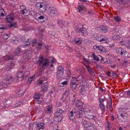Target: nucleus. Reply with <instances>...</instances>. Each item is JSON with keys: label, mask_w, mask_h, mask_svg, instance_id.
Listing matches in <instances>:
<instances>
[{"label": "nucleus", "mask_w": 130, "mask_h": 130, "mask_svg": "<svg viewBox=\"0 0 130 130\" xmlns=\"http://www.w3.org/2000/svg\"><path fill=\"white\" fill-rule=\"evenodd\" d=\"M38 62L39 63V66L40 69H44L46 68V67H47L48 66L50 62L48 58L44 59L42 56H41L38 57Z\"/></svg>", "instance_id": "f257e3e1"}, {"label": "nucleus", "mask_w": 130, "mask_h": 130, "mask_svg": "<svg viewBox=\"0 0 130 130\" xmlns=\"http://www.w3.org/2000/svg\"><path fill=\"white\" fill-rule=\"evenodd\" d=\"M21 48L18 47L15 50L14 54L8 55L6 58V60H14L21 55Z\"/></svg>", "instance_id": "f03ea898"}, {"label": "nucleus", "mask_w": 130, "mask_h": 130, "mask_svg": "<svg viewBox=\"0 0 130 130\" xmlns=\"http://www.w3.org/2000/svg\"><path fill=\"white\" fill-rule=\"evenodd\" d=\"M64 112V110L62 109L58 108L56 109L54 114V118H56L58 121L60 122L61 120Z\"/></svg>", "instance_id": "7ed1b4c3"}, {"label": "nucleus", "mask_w": 130, "mask_h": 130, "mask_svg": "<svg viewBox=\"0 0 130 130\" xmlns=\"http://www.w3.org/2000/svg\"><path fill=\"white\" fill-rule=\"evenodd\" d=\"M92 57L93 58V60H95L99 63H103L105 62L104 58L101 56L96 55L94 53H93L92 55Z\"/></svg>", "instance_id": "20e7f679"}, {"label": "nucleus", "mask_w": 130, "mask_h": 130, "mask_svg": "<svg viewBox=\"0 0 130 130\" xmlns=\"http://www.w3.org/2000/svg\"><path fill=\"white\" fill-rule=\"evenodd\" d=\"M76 115L77 117V110L75 108H74L70 111L68 113L69 117L71 120H73L75 118Z\"/></svg>", "instance_id": "39448f33"}, {"label": "nucleus", "mask_w": 130, "mask_h": 130, "mask_svg": "<svg viewBox=\"0 0 130 130\" xmlns=\"http://www.w3.org/2000/svg\"><path fill=\"white\" fill-rule=\"evenodd\" d=\"M93 48L95 51L98 52L103 53L106 52V49L105 48L101 45H95L93 46Z\"/></svg>", "instance_id": "423d86ee"}, {"label": "nucleus", "mask_w": 130, "mask_h": 130, "mask_svg": "<svg viewBox=\"0 0 130 130\" xmlns=\"http://www.w3.org/2000/svg\"><path fill=\"white\" fill-rule=\"evenodd\" d=\"M64 70L63 67L60 66L58 67V70L56 72V76L57 77L62 78L63 76Z\"/></svg>", "instance_id": "0eeeda50"}, {"label": "nucleus", "mask_w": 130, "mask_h": 130, "mask_svg": "<svg viewBox=\"0 0 130 130\" xmlns=\"http://www.w3.org/2000/svg\"><path fill=\"white\" fill-rule=\"evenodd\" d=\"M85 111L84 108L77 109V117L78 118H82L84 117Z\"/></svg>", "instance_id": "6e6552de"}, {"label": "nucleus", "mask_w": 130, "mask_h": 130, "mask_svg": "<svg viewBox=\"0 0 130 130\" xmlns=\"http://www.w3.org/2000/svg\"><path fill=\"white\" fill-rule=\"evenodd\" d=\"M48 13L50 14L53 15L58 14L57 10L55 8L50 7L48 10Z\"/></svg>", "instance_id": "1a4fd4ad"}, {"label": "nucleus", "mask_w": 130, "mask_h": 130, "mask_svg": "<svg viewBox=\"0 0 130 130\" xmlns=\"http://www.w3.org/2000/svg\"><path fill=\"white\" fill-rule=\"evenodd\" d=\"M116 52L117 54L123 56H125L127 53L126 50L120 47L117 48L116 49Z\"/></svg>", "instance_id": "9d476101"}, {"label": "nucleus", "mask_w": 130, "mask_h": 130, "mask_svg": "<svg viewBox=\"0 0 130 130\" xmlns=\"http://www.w3.org/2000/svg\"><path fill=\"white\" fill-rule=\"evenodd\" d=\"M75 80L77 82H79V83H84L85 82L86 79L84 76L82 74H80L77 77H75Z\"/></svg>", "instance_id": "9b49d317"}, {"label": "nucleus", "mask_w": 130, "mask_h": 130, "mask_svg": "<svg viewBox=\"0 0 130 130\" xmlns=\"http://www.w3.org/2000/svg\"><path fill=\"white\" fill-rule=\"evenodd\" d=\"M85 127L87 130H91L94 127V125L92 123L89 122H86V123H84Z\"/></svg>", "instance_id": "f8f14e48"}, {"label": "nucleus", "mask_w": 130, "mask_h": 130, "mask_svg": "<svg viewBox=\"0 0 130 130\" xmlns=\"http://www.w3.org/2000/svg\"><path fill=\"white\" fill-rule=\"evenodd\" d=\"M15 17L14 14H11L8 15L6 18V20L7 22L10 23L14 20Z\"/></svg>", "instance_id": "ddd939ff"}, {"label": "nucleus", "mask_w": 130, "mask_h": 130, "mask_svg": "<svg viewBox=\"0 0 130 130\" xmlns=\"http://www.w3.org/2000/svg\"><path fill=\"white\" fill-rule=\"evenodd\" d=\"M88 85L87 83L86 82L83 83L82 85V88L81 89V92L83 93L86 91Z\"/></svg>", "instance_id": "4468645a"}, {"label": "nucleus", "mask_w": 130, "mask_h": 130, "mask_svg": "<svg viewBox=\"0 0 130 130\" xmlns=\"http://www.w3.org/2000/svg\"><path fill=\"white\" fill-rule=\"evenodd\" d=\"M108 27L104 25H101L99 27V30L100 32L102 33H105L108 30Z\"/></svg>", "instance_id": "2eb2a0df"}, {"label": "nucleus", "mask_w": 130, "mask_h": 130, "mask_svg": "<svg viewBox=\"0 0 130 130\" xmlns=\"http://www.w3.org/2000/svg\"><path fill=\"white\" fill-rule=\"evenodd\" d=\"M48 85V83L47 82H45L41 86V91L46 92L47 89Z\"/></svg>", "instance_id": "dca6fc26"}, {"label": "nucleus", "mask_w": 130, "mask_h": 130, "mask_svg": "<svg viewBox=\"0 0 130 130\" xmlns=\"http://www.w3.org/2000/svg\"><path fill=\"white\" fill-rule=\"evenodd\" d=\"M36 6L37 7L39 6L40 10L42 12H45L46 10V6L44 5H43L40 3H37L36 4Z\"/></svg>", "instance_id": "f3484780"}, {"label": "nucleus", "mask_w": 130, "mask_h": 130, "mask_svg": "<svg viewBox=\"0 0 130 130\" xmlns=\"http://www.w3.org/2000/svg\"><path fill=\"white\" fill-rule=\"evenodd\" d=\"M66 22L63 21L58 20L57 23L59 24V26L62 28H63L66 24Z\"/></svg>", "instance_id": "a211bd4d"}, {"label": "nucleus", "mask_w": 130, "mask_h": 130, "mask_svg": "<svg viewBox=\"0 0 130 130\" xmlns=\"http://www.w3.org/2000/svg\"><path fill=\"white\" fill-rule=\"evenodd\" d=\"M47 17L45 15L42 14L41 15L39 14V15L38 16V17L37 18V20L38 21L40 20H43V22H44L46 21V18Z\"/></svg>", "instance_id": "6ab92c4d"}, {"label": "nucleus", "mask_w": 130, "mask_h": 130, "mask_svg": "<svg viewBox=\"0 0 130 130\" xmlns=\"http://www.w3.org/2000/svg\"><path fill=\"white\" fill-rule=\"evenodd\" d=\"M76 32L83 34L85 33L86 29L85 28L82 27L81 28H76Z\"/></svg>", "instance_id": "aec40b11"}, {"label": "nucleus", "mask_w": 130, "mask_h": 130, "mask_svg": "<svg viewBox=\"0 0 130 130\" xmlns=\"http://www.w3.org/2000/svg\"><path fill=\"white\" fill-rule=\"evenodd\" d=\"M21 14H23L24 16H26L30 14V11L29 10L25 9L20 11Z\"/></svg>", "instance_id": "412c9836"}, {"label": "nucleus", "mask_w": 130, "mask_h": 130, "mask_svg": "<svg viewBox=\"0 0 130 130\" xmlns=\"http://www.w3.org/2000/svg\"><path fill=\"white\" fill-rule=\"evenodd\" d=\"M53 109L52 106L50 105L47 106V108L45 110V112L47 113H50L52 112Z\"/></svg>", "instance_id": "4be33fe9"}, {"label": "nucleus", "mask_w": 130, "mask_h": 130, "mask_svg": "<svg viewBox=\"0 0 130 130\" xmlns=\"http://www.w3.org/2000/svg\"><path fill=\"white\" fill-rule=\"evenodd\" d=\"M78 102H78H77V103H76V106H77V109H81L82 108H84L83 107V105L84 104L83 102H82L81 101H79L78 100Z\"/></svg>", "instance_id": "5701e85b"}, {"label": "nucleus", "mask_w": 130, "mask_h": 130, "mask_svg": "<svg viewBox=\"0 0 130 130\" xmlns=\"http://www.w3.org/2000/svg\"><path fill=\"white\" fill-rule=\"evenodd\" d=\"M23 71L22 70L20 71L17 73V76L18 78H22L24 76L25 77H26V75L24 73H23Z\"/></svg>", "instance_id": "b1692460"}, {"label": "nucleus", "mask_w": 130, "mask_h": 130, "mask_svg": "<svg viewBox=\"0 0 130 130\" xmlns=\"http://www.w3.org/2000/svg\"><path fill=\"white\" fill-rule=\"evenodd\" d=\"M83 39L82 38H76L73 40V41L75 42V43L77 45H79L81 43L82 41H83Z\"/></svg>", "instance_id": "393cba45"}, {"label": "nucleus", "mask_w": 130, "mask_h": 130, "mask_svg": "<svg viewBox=\"0 0 130 130\" xmlns=\"http://www.w3.org/2000/svg\"><path fill=\"white\" fill-rule=\"evenodd\" d=\"M69 89H67L64 92L63 94V97L62 98V99L63 100H64L66 99V98L68 96L69 94Z\"/></svg>", "instance_id": "a878e982"}, {"label": "nucleus", "mask_w": 130, "mask_h": 130, "mask_svg": "<svg viewBox=\"0 0 130 130\" xmlns=\"http://www.w3.org/2000/svg\"><path fill=\"white\" fill-rule=\"evenodd\" d=\"M91 113L90 111H86L84 117L89 119H91L92 118V116H91Z\"/></svg>", "instance_id": "bb28decb"}, {"label": "nucleus", "mask_w": 130, "mask_h": 130, "mask_svg": "<svg viewBox=\"0 0 130 130\" xmlns=\"http://www.w3.org/2000/svg\"><path fill=\"white\" fill-rule=\"evenodd\" d=\"M117 2L122 5H125L127 4L129 0H116Z\"/></svg>", "instance_id": "cd10ccee"}, {"label": "nucleus", "mask_w": 130, "mask_h": 130, "mask_svg": "<svg viewBox=\"0 0 130 130\" xmlns=\"http://www.w3.org/2000/svg\"><path fill=\"white\" fill-rule=\"evenodd\" d=\"M107 40L106 37L103 35V37L102 36V37L101 38L100 42L101 43H107L108 42L107 41Z\"/></svg>", "instance_id": "c85d7f7f"}, {"label": "nucleus", "mask_w": 130, "mask_h": 130, "mask_svg": "<svg viewBox=\"0 0 130 130\" xmlns=\"http://www.w3.org/2000/svg\"><path fill=\"white\" fill-rule=\"evenodd\" d=\"M124 109H125V112H123V113H121V114H120V116L123 117H127L128 116V114L126 113L128 111H126V110H128V111H129V109L128 108H126Z\"/></svg>", "instance_id": "c756f323"}, {"label": "nucleus", "mask_w": 130, "mask_h": 130, "mask_svg": "<svg viewBox=\"0 0 130 130\" xmlns=\"http://www.w3.org/2000/svg\"><path fill=\"white\" fill-rule=\"evenodd\" d=\"M86 66L88 71L90 74L91 75L93 74L94 73L92 69L89 66V65H87Z\"/></svg>", "instance_id": "7c9ffc66"}, {"label": "nucleus", "mask_w": 130, "mask_h": 130, "mask_svg": "<svg viewBox=\"0 0 130 130\" xmlns=\"http://www.w3.org/2000/svg\"><path fill=\"white\" fill-rule=\"evenodd\" d=\"M44 123H43L41 122L40 124H36L37 125V128L39 130H40L41 129H42L44 127Z\"/></svg>", "instance_id": "2f4dec72"}, {"label": "nucleus", "mask_w": 130, "mask_h": 130, "mask_svg": "<svg viewBox=\"0 0 130 130\" xmlns=\"http://www.w3.org/2000/svg\"><path fill=\"white\" fill-rule=\"evenodd\" d=\"M53 91L50 92V96L52 97H55V96L56 92L54 88H53L52 89Z\"/></svg>", "instance_id": "473e14b6"}, {"label": "nucleus", "mask_w": 130, "mask_h": 130, "mask_svg": "<svg viewBox=\"0 0 130 130\" xmlns=\"http://www.w3.org/2000/svg\"><path fill=\"white\" fill-rule=\"evenodd\" d=\"M121 45L122 46L125 45L126 48L130 49V40L128 41L127 43L123 44Z\"/></svg>", "instance_id": "72a5a7b5"}, {"label": "nucleus", "mask_w": 130, "mask_h": 130, "mask_svg": "<svg viewBox=\"0 0 130 130\" xmlns=\"http://www.w3.org/2000/svg\"><path fill=\"white\" fill-rule=\"evenodd\" d=\"M6 14V12L5 11L4 9H0V16H5Z\"/></svg>", "instance_id": "f704fd0d"}, {"label": "nucleus", "mask_w": 130, "mask_h": 130, "mask_svg": "<svg viewBox=\"0 0 130 130\" xmlns=\"http://www.w3.org/2000/svg\"><path fill=\"white\" fill-rule=\"evenodd\" d=\"M75 79H76L75 77H72V78L71 80V82L70 85H72L77 84L76 82L77 81L75 80Z\"/></svg>", "instance_id": "c9c22d12"}, {"label": "nucleus", "mask_w": 130, "mask_h": 130, "mask_svg": "<svg viewBox=\"0 0 130 130\" xmlns=\"http://www.w3.org/2000/svg\"><path fill=\"white\" fill-rule=\"evenodd\" d=\"M17 26V23L15 22L14 23H11L9 25V26L10 28L13 29L16 28Z\"/></svg>", "instance_id": "e433bc0d"}, {"label": "nucleus", "mask_w": 130, "mask_h": 130, "mask_svg": "<svg viewBox=\"0 0 130 130\" xmlns=\"http://www.w3.org/2000/svg\"><path fill=\"white\" fill-rule=\"evenodd\" d=\"M59 82L60 84H61V86L63 87L64 86L66 85L67 84L68 81H63L61 82V81H59Z\"/></svg>", "instance_id": "4c0bfd02"}, {"label": "nucleus", "mask_w": 130, "mask_h": 130, "mask_svg": "<svg viewBox=\"0 0 130 130\" xmlns=\"http://www.w3.org/2000/svg\"><path fill=\"white\" fill-rule=\"evenodd\" d=\"M66 77H70L71 75V72L69 69H67L66 71Z\"/></svg>", "instance_id": "58836bf2"}, {"label": "nucleus", "mask_w": 130, "mask_h": 130, "mask_svg": "<svg viewBox=\"0 0 130 130\" xmlns=\"http://www.w3.org/2000/svg\"><path fill=\"white\" fill-rule=\"evenodd\" d=\"M109 101L108 102V104L109 105V108L110 109H111L112 108V100L111 98L110 97L109 98Z\"/></svg>", "instance_id": "ea45409f"}, {"label": "nucleus", "mask_w": 130, "mask_h": 130, "mask_svg": "<svg viewBox=\"0 0 130 130\" xmlns=\"http://www.w3.org/2000/svg\"><path fill=\"white\" fill-rule=\"evenodd\" d=\"M40 95L38 93H36L34 95V98L35 99H39Z\"/></svg>", "instance_id": "a19ab883"}, {"label": "nucleus", "mask_w": 130, "mask_h": 130, "mask_svg": "<svg viewBox=\"0 0 130 130\" xmlns=\"http://www.w3.org/2000/svg\"><path fill=\"white\" fill-rule=\"evenodd\" d=\"M42 43L39 42L37 43V45L36 47V48L37 49L40 50L42 48Z\"/></svg>", "instance_id": "79ce46f5"}, {"label": "nucleus", "mask_w": 130, "mask_h": 130, "mask_svg": "<svg viewBox=\"0 0 130 130\" xmlns=\"http://www.w3.org/2000/svg\"><path fill=\"white\" fill-rule=\"evenodd\" d=\"M102 36L103 37V35H98L96 36L95 37V38L96 40H99L100 41L101 38L102 37Z\"/></svg>", "instance_id": "37998d69"}, {"label": "nucleus", "mask_w": 130, "mask_h": 130, "mask_svg": "<svg viewBox=\"0 0 130 130\" xmlns=\"http://www.w3.org/2000/svg\"><path fill=\"white\" fill-rule=\"evenodd\" d=\"M112 38L113 40H118L119 39L120 37L117 35H114V36H112Z\"/></svg>", "instance_id": "c03bdc74"}, {"label": "nucleus", "mask_w": 130, "mask_h": 130, "mask_svg": "<svg viewBox=\"0 0 130 130\" xmlns=\"http://www.w3.org/2000/svg\"><path fill=\"white\" fill-rule=\"evenodd\" d=\"M84 8V5L83 4H81L78 7V9L79 12H80V10H82Z\"/></svg>", "instance_id": "a18cd8bd"}, {"label": "nucleus", "mask_w": 130, "mask_h": 130, "mask_svg": "<svg viewBox=\"0 0 130 130\" xmlns=\"http://www.w3.org/2000/svg\"><path fill=\"white\" fill-rule=\"evenodd\" d=\"M26 38L25 36H20V41L22 42H24Z\"/></svg>", "instance_id": "49530a36"}, {"label": "nucleus", "mask_w": 130, "mask_h": 130, "mask_svg": "<svg viewBox=\"0 0 130 130\" xmlns=\"http://www.w3.org/2000/svg\"><path fill=\"white\" fill-rule=\"evenodd\" d=\"M15 65L14 62V61H11V62L9 65V67L10 68H12Z\"/></svg>", "instance_id": "de8ad7c7"}, {"label": "nucleus", "mask_w": 130, "mask_h": 130, "mask_svg": "<svg viewBox=\"0 0 130 130\" xmlns=\"http://www.w3.org/2000/svg\"><path fill=\"white\" fill-rule=\"evenodd\" d=\"M37 40L36 39H33L32 40V46H35L36 44Z\"/></svg>", "instance_id": "09e8293b"}, {"label": "nucleus", "mask_w": 130, "mask_h": 130, "mask_svg": "<svg viewBox=\"0 0 130 130\" xmlns=\"http://www.w3.org/2000/svg\"><path fill=\"white\" fill-rule=\"evenodd\" d=\"M30 39L31 40V39H30V38H29L27 39L26 41H25V46H27L30 44V42L29 41Z\"/></svg>", "instance_id": "8fccbe9b"}, {"label": "nucleus", "mask_w": 130, "mask_h": 130, "mask_svg": "<svg viewBox=\"0 0 130 130\" xmlns=\"http://www.w3.org/2000/svg\"><path fill=\"white\" fill-rule=\"evenodd\" d=\"M16 37H14L12 38V41L13 42V43L14 44H17L18 42V40L17 39H16Z\"/></svg>", "instance_id": "3c124183"}, {"label": "nucleus", "mask_w": 130, "mask_h": 130, "mask_svg": "<svg viewBox=\"0 0 130 130\" xmlns=\"http://www.w3.org/2000/svg\"><path fill=\"white\" fill-rule=\"evenodd\" d=\"M3 83L5 84V85H8L10 84V82L7 79L4 80L3 81Z\"/></svg>", "instance_id": "603ef678"}, {"label": "nucleus", "mask_w": 130, "mask_h": 130, "mask_svg": "<svg viewBox=\"0 0 130 130\" xmlns=\"http://www.w3.org/2000/svg\"><path fill=\"white\" fill-rule=\"evenodd\" d=\"M100 108L101 109H102L104 111H105V106L104 105V104H100Z\"/></svg>", "instance_id": "864d4df0"}, {"label": "nucleus", "mask_w": 130, "mask_h": 130, "mask_svg": "<svg viewBox=\"0 0 130 130\" xmlns=\"http://www.w3.org/2000/svg\"><path fill=\"white\" fill-rule=\"evenodd\" d=\"M110 33L111 34L115 35L116 33V31L113 29H111L110 30Z\"/></svg>", "instance_id": "5fc2aeb1"}, {"label": "nucleus", "mask_w": 130, "mask_h": 130, "mask_svg": "<svg viewBox=\"0 0 130 130\" xmlns=\"http://www.w3.org/2000/svg\"><path fill=\"white\" fill-rule=\"evenodd\" d=\"M7 79L10 82V84L12 82L13 80V79L12 77H10L9 78H7Z\"/></svg>", "instance_id": "6e6d98bb"}, {"label": "nucleus", "mask_w": 130, "mask_h": 130, "mask_svg": "<svg viewBox=\"0 0 130 130\" xmlns=\"http://www.w3.org/2000/svg\"><path fill=\"white\" fill-rule=\"evenodd\" d=\"M106 73L108 76L111 77H112V74L110 71H108L106 72Z\"/></svg>", "instance_id": "4d7b16f0"}, {"label": "nucleus", "mask_w": 130, "mask_h": 130, "mask_svg": "<svg viewBox=\"0 0 130 130\" xmlns=\"http://www.w3.org/2000/svg\"><path fill=\"white\" fill-rule=\"evenodd\" d=\"M70 87L71 89H75L76 87V84L72 85H70Z\"/></svg>", "instance_id": "13d9d810"}, {"label": "nucleus", "mask_w": 130, "mask_h": 130, "mask_svg": "<svg viewBox=\"0 0 130 130\" xmlns=\"http://www.w3.org/2000/svg\"><path fill=\"white\" fill-rule=\"evenodd\" d=\"M37 103L38 104H40L43 101L42 99L41 98H40L39 99H37Z\"/></svg>", "instance_id": "bf43d9fd"}, {"label": "nucleus", "mask_w": 130, "mask_h": 130, "mask_svg": "<svg viewBox=\"0 0 130 130\" xmlns=\"http://www.w3.org/2000/svg\"><path fill=\"white\" fill-rule=\"evenodd\" d=\"M114 19L116 21L118 22H119L120 20V18L118 16L115 17Z\"/></svg>", "instance_id": "052dcab7"}, {"label": "nucleus", "mask_w": 130, "mask_h": 130, "mask_svg": "<svg viewBox=\"0 0 130 130\" xmlns=\"http://www.w3.org/2000/svg\"><path fill=\"white\" fill-rule=\"evenodd\" d=\"M50 62L51 63H55V59L53 57H52L50 60Z\"/></svg>", "instance_id": "680f3d73"}, {"label": "nucleus", "mask_w": 130, "mask_h": 130, "mask_svg": "<svg viewBox=\"0 0 130 130\" xmlns=\"http://www.w3.org/2000/svg\"><path fill=\"white\" fill-rule=\"evenodd\" d=\"M75 96L74 95H73V99H71L70 101L73 102V104L75 102Z\"/></svg>", "instance_id": "e2e57ef3"}, {"label": "nucleus", "mask_w": 130, "mask_h": 130, "mask_svg": "<svg viewBox=\"0 0 130 130\" xmlns=\"http://www.w3.org/2000/svg\"><path fill=\"white\" fill-rule=\"evenodd\" d=\"M117 74L115 73L114 72H113L112 73V78H113L117 76Z\"/></svg>", "instance_id": "0e129e2a"}, {"label": "nucleus", "mask_w": 130, "mask_h": 130, "mask_svg": "<svg viewBox=\"0 0 130 130\" xmlns=\"http://www.w3.org/2000/svg\"><path fill=\"white\" fill-rule=\"evenodd\" d=\"M34 77H30L28 80V82L30 83H31V82L32 81V79Z\"/></svg>", "instance_id": "69168bd1"}, {"label": "nucleus", "mask_w": 130, "mask_h": 130, "mask_svg": "<svg viewBox=\"0 0 130 130\" xmlns=\"http://www.w3.org/2000/svg\"><path fill=\"white\" fill-rule=\"evenodd\" d=\"M20 9L21 11H22L23 10H24L26 9L25 7V6H21L20 7Z\"/></svg>", "instance_id": "338daca9"}, {"label": "nucleus", "mask_w": 130, "mask_h": 130, "mask_svg": "<svg viewBox=\"0 0 130 130\" xmlns=\"http://www.w3.org/2000/svg\"><path fill=\"white\" fill-rule=\"evenodd\" d=\"M125 94H127L130 97V90L129 91H125Z\"/></svg>", "instance_id": "774afa93"}]
</instances>
